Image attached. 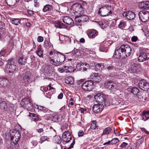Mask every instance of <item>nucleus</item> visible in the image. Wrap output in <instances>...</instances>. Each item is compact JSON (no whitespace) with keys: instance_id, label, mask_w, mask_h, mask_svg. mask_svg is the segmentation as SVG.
I'll use <instances>...</instances> for the list:
<instances>
[{"instance_id":"1a4fd4ad","label":"nucleus","mask_w":149,"mask_h":149,"mask_svg":"<svg viewBox=\"0 0 149 149\" xmlns=\"http://www.w3.org/2000/svg\"><path fill=\"white\" fill-rule=\"evenodd\" d=\"M72 136L68 131H66L63 132L62 136V140L64 144L69 143L72 139Z\"/></svg>"},{"instance_id":"f8f14e48","label":"nucleus","mask_w":149,"mask_h":149,"mask_svg":"<svg viewBox=\"0 0 149 149\" xmlns=\"http://www.w3.org/2000/svg\"><path fill=\"white\" fill-rule=\"evenodd\" d=\"M21 104L24 107L26 108L28 110H30L33 108L30 102L29 99L28 98H24L23 99L21 102Z\"/></svg>"},{"instance_id":"412c9836","label":"nucleus","mask_w":149,"mask_h":149,"mask_svg":"<svg viewBox=\"0 0 149 149\" xmlns=\"http://www.w3.org/2000/svg\"><path fill=\"white\" fill-rule=\"evenodd\" d=\"M10 136L11 138H20L21 135L18 131L13 130L10 132Z\"/></svg>"},{"instance_id":"b1692460","label":"nucleus","mask_w":149,"mask_h":149,"mask_svg":"<svg viewBox=\"0 0 149 149\" xmlns=\"http://www.w3.org/2000/svg\"><path fill=\"white\" fill-rule=\"evenodd\" d=\"M30 116L32 117V119L33 120L36 122L40 121L42 119L39 116H38L36 114L34 113H30Z\"/></svg>"},{"instance_id":"3c124183","label":"nucleus","mask_w":149,"mask_h":149,"mask_svg":"<svg viewBox=\"0 0 149 149\" xmlns=\"http://www.w3.org/2000/svg\"><path fill=\"white\" fill-rule=\"evenodd\" d=\"M119 140L117 138H114L112 139L111 141V144L113 145V144L116 143L119 141Z\"/></svg>"},{"instance_id":"cd10ccee","label":"nucleus","mask_w":149,"mask_h":149,"mask_svg":"<svg viewBox=\"0 0 149 149\" xmlns=\"http://www.w3.org/2000/svg\"><path fill=\"white\" fill-rule=\"evenodd\" d=\"M7 103L5 101H2L0 102V109L5 111L8 110Z\"/></svg>"},{"instance_id":"338daca9","label":"nucleus","mask_w":149,"mask_h":149,"mask_svg":"<svg viewBox=\"0 0 149 149\" xmlns=\"http://www.w3.org/2000/svg\"><path fill=\"white\" fill-rule=\"evenodd\" d=\"M32 144L33 145L32 147H34L35 146H36L38 144V142L37 141H33L32 142H31Z\"/></svg>"},{"instance_id":"423d86ee","label":"nucleus","mask_w":149,"mask_h":149,"mask_svg":"<svg viewBox=\"0 0 149 149\" xmlns=\"http://www.w3.org/2000/svg\"><path fill=\"white\" fill-rule=\"evenodd\" d=\"M125 56L121 46L118 49L115 50L113 55V57L117 58H125Z\"/></svg>"},{"instance_id":"c03bdc74","label":"nucleus","mask_w":149,"mask_h":149,"mask_svg":"<svg viewBox=\"0 0 149 149\" xmlns=\"http://www.w3.org/2000/svg\"><path fill=\"white\" fill-rule=\"evenodd\" d=\"M126 25V22H120L118 25V27L120 28H124Z\"/></svg>"},{"instance_id":"37998d69","label":"nucleus","mask_w":149,"mask_h":149,"mask_svg":"<svg viewBox=\"0 0 149 149\" xmlns=\"http://www.w3.org/2000/svg\"><path fill=\"white\" fill-rule=\"evenodd\" d=\"M96 122L95 120L92 121L91 122V128L93 130L95 129L97 127Z\"/></svg>"},{"instance_id":"774afa93","label":"nucleus","mask_w":149,"mask_h":149,"mask_svg":"<svg viewBox=\"0 0 149 149\" xmlns=\"http://www.w3.org/2000/svg\"><path fill=\"white\" fill-rule=\"evenodd\" d=\"M36 54H37L40 57H43V52H40L37 53V52H36Z\"/></svg>"},{"instance_id":"c756f323","label":"nucleus","mask_w":149,"mask_h":149,"mask_svg":"<svg viewBox=\"0 0 149 149\" xmlns=\"http://www.w3.org/2000/svg\"><path fill=\"white\" fill-rule=\"evenodd\" d=\"M19 0H5L7 4L10 6H14Z\"/></svg>"},{"instance_id":"a18cd8bd","label":"nucleus","mask_w":149,"mask_h":149,"mask_svg":"<svg viewBox=\"0 0 149 149\" xmlns=\"http://www.w3.org/2000/svg\"><path fill=\"white\" fill-rule=\"evenodd\" d=\"M20 138H11V139L13 143L15 145L17 144L19 140L20 139Z\"/></svg>"},{"instance_id":"5701e85b","label":"nucleus","mask_w":149,"mask_h":149,"mask_svg":"<svg viewBox=\"0 0 149 149\" xmlns=\"http://www.w3.org/2000/svg\"><path fill=\"white\" fill-rule=\"evenodd\" d=\"M140 6L142 9L148 10L149 9V2L143 1L141 3Z\"/></svg>"},{"instance_id":"c85d7f7f","label":"nucleus","mask_w":149,"mask_h":149,"mask_svg":"<svg viewBox=\"0 0 149 149\" xmlns=\"http://www.w3.org/2000/svg\"><path fill=\"white\" fill-rule=\"evenodd\" d=\"M112 129L111 127H109L105 128L103 131L102 134L101 135L102 136L104 135H107L109 134L111 132Z\"/></svg>"},{"instance_id":"864d4df0","label":"nucleus","mask_w":149,"mask_h":149,"mask_svg":"<svg viewBox=\"0 0 149 149\" xmlns=\"http://www.w3.org/2000/svg\"><path fill=\"white\" fill-rule=\"evenodd\" d=\"M112 83V82H111L110 81H108L105 83V86L106 88H109V87H110L111 84Z\"/></svg>"},{"instance_id":"dca6fc26","label":"nucleus","mask_w":149,"mask_h":149,"mask_svg":"<svg viewBox=\"0 0 149 149\" xmlns=\"http://www.w3.org/2000/svg\"><path fill=\"white\" fill-rule=\"evenodd\" d=\"M121 46L126 55L125 57L130 56L131 54V48L127 45H123Z\"/></svg>"},{"instance_id":"7c9ffc66","label":"nucleus","mask_w":149,"mask_h":149,"mask_svg":"<svg viewBox=\"0 0 149 149\" xmlns=\"http://www.w3.org/2000/svg\"><path fill=\"white\" fill-rule=\"evenodd\" d=\"M61 116L58 114H54L51 117V120L54 122H57L61 120Z\"/></svg>"},{"instance_id":"13d9d810","label":"nucleus","mask_w":149,"mask_h":149,"mask_svg":"<svg viewBox=\"0 0 149 149\" xmlns=\"http://www.w3.org/2000/svg\"><path fill=\"white\" fill-rule=\"evenodd\" d=\"M43 40V38L42 36H38L37 39V41L38 42H42Z\"/></svg>"},{"instance_id":"4d7b16f0","label":"nucleus","mask_w":149,"mask_h":149,"mask_svg":"<svg viewBox=\"0 0 149 149\" xmlns=\"http://www.w3.org/2000/svg\"><path fill=\"white\" fill-rule=\"evenodd\" d=\"M138 38L137 36H134L131 38V41L132 42H136L138 40Z\"/></svg>"},{"instance_id":"0e129e2a","label":"nucleus","mask_w":149,"mask_h":149,"mask_svg":"<svg viewBox=\"0 0 149 149\" xmlns=\"http://www.w3.org/2000/svg\"><path fill=\"white\" fill-rule=\"evenodd\" d=\"M48 88L47 87H45L44 86L40 88V90L42 91H47L48 90Z\"/></svg>"},{"instance_id":"bb28decb","label":"nucleus","mask_w":149,"mask_h":149,"mask_svg":"<svg viewBox=\"0 0 149 149\" xmlns=\"http://www.w3.org/2000/svg\"><path fill=\"white\" fill-rule=\"evenodd\" d=\"M53 8L52 5L47 4L44 6L42 11L44 12H46L48 11H52Z\"/></svg>"},{"instance_id":"58836bf2","label":"nucleus","mask_w":149,"mask_h":149,"mask_svg":"<svg viewBox=\"0 0 149 149\" xmlns=\"http://www.w3.org/2000/svg\"><path fill=\"white\" fill-rule=\"evenodd\" d=\"M31 74L29 72L26 73L25 76H24L23 77V80L25 82L28 81L29 78L31 77Z\"/></svg>"},{"instance_id":"9d476101","label":"nucleus","mask_w":149,"mask_h":149,"mask_svg":"<svg viewBox=\"0 0 149 149\" xmlns=\"http://www.w3.org/2000/svg\"><path fill=\"white\" fill-rule=\"evenodd\" d=\"M88 19V17L87 16L81 15L76 16L74 20L77 25H81L82 22H86Z\"/></svg>"},{"instance_id":"ddd939ff","label":"nucleus","mask_w":149,"mask_h":149,"mask_svg":"<svg viewBox=\"0 0 149 149\" xmlns=\"http://www.w3.org/2000/svg\"><path fill=\"white\" fill-rule=\"evenodd\" d=\"M104 107L103 104H97L94 105L92 107V111L95 113H99L101 112Z\"/></svg>"},{"instance_id":"49530a36","label":"nucleus","mask_w":149,"mask_h":149,"mask_svg":"<svg viewBox=\"0 0 149 149\" xmlns=\"http://www.w3.org/2000/svg\"><path fill=\"white\" fill-rule=\"evenodd\" d=\"M40 110L43 111L44 112H49V111L47 108L42 106L40 107Z\"/></svg>"},{"instance_id":"473e14b6","label":"nucleus","mask_w":149,"mask_h":149,"mask_svg":"<svg viewBox=\"0 0 149 149\" xmlns=\"http://www.w3.org/2000/svg\"><path fill=\"white\" fill-rule=\"evenodd\" d=\"M65 82L67 84H72L74 82L73 78L72 77H67L65 79Z\"/></svg>"},{"instance_id":"e433bc0d","label":"nucleus","mask_w":149,"mask_h":149,"mask_svg":"<svg viewBox=\"0 0 149 149\" xmlns=\"http://www.w3.org/2000/svg\"><path fill=\"white\" fill-rule=\"evenodd\" d=\"M97 70L101 71L104 68H105L104 63H97L95 66Z\"/></svg>"},{"instance_id":"a211bd4d","label":"nucleus","mask_w":149,"mask_h":149,"mask_svg":"<svg viewBox=\"0 0 149 149\" xmlns=\"http://www.w3.org/2000/svg\"><path fill=\"white\" fill-rule=\"evenodd\" d=\"M72 7L74 11L77 13H80L83 10L81 5L78 3H74L72 5Z\"/></svg>"},{"instance_id":"0eeeda50","label":"nucleus","mask_w":149,"mask_h":149,"mask_svg":"<svg viewBox=\"0 0 149 149\" xmlns=\"http://www.w3.org/2000/svg\"><path fill=\"white\" fill-rule=\"evenodd\" d=\"M93 83L94 82L92 80L86 81L82 84V88L84 90L91 91L93 88Z\"/></svg>"},{"instance_id":"bf43d9fd","label":"nucleus","mask_w":149,"mask_h":149,"mask_svg":"<svg viewBox=\"0 0 149 149\" xmlns=\"http://www.w3.org/2000/svg\"><path fill=\"white\" fill-rule=\"evenodd\" d=\"M128 144L126 142H123L120 146V147L122 148H125V146L127 145Z\"/></svg>"},{"instance_id":"6e6552de","label":"nucleus","mask_w":149,"mask_h":149,"mask_svg":"<svg viewBox=\"0 0 149 149\" xmlns=\"http://www.w3.org/2000/svg\"><path fill=\"white\" fill-rule=\"evenodd\" d=\"M94 98L97 102L101 104L103 103H105L107 99L105 95L101 93H97L95 95Z\"/></svg>"},{"instance_id":"8fccbe9b","label":"nucleus","mask_w":149,"mask_h":149,"mask_svg":"<svg viewBox=\"0 0 149 149\" xmlns=\"http://www.w3.org/2000/svg\"><path fill=\"white\" fill-rule=\"evenodd\" d=\"M75 143V139H73L72 140V143L70 144V146L67 148L66 147L64 148L63 149H70L71 148H72L73 147V146L74 145Z\"/></svg>"},{"instance_id":"f03ea898","label":"nucleus","mask_w":149,"mask_h":149,"mask_svg":"<svg viewBox=\"0 0 149 149\" xmlns=\"http://www.w3.org/2000/svg\"><path fill=\"white\" fill-rule=\"evenodd\" d=\"M6 69L8 73L13 74L18 70V67L15 64V60L13 58L9 59L6 65Z\"/></svg>"},{"instance_id":"7ed1b4c3","label":"nucleus","mask_w":149,"mask_h":149,"mask_svg":"<svg viewBox=\"0 0 149 149\" xmlns=\"http://www.w3.org/2000/svg\"><path fill=\"white\" fill-rule=\"evenodd\" d=\"M113 7L110 5H106L99 8L98 13L102 17L109 16L112 13Z\"/></svg>"},{"instance_id":"79ce46f5","label":"nucleus","mask_w":149,"mask_h":149,"mask_svg":"<svg viewBox=\"0 0 149 149\" xmlns=\"http://www.w3.org/2000/svg\"><path fill=\"white\" fill-rule=\"evenodd\" d=\"M10 22L15 25H18L20 23V20L18 19H10Z\"/></svg>"},{"instance_id":"9b49d317","label":"nucleus","mask_w":149,"mask_h":149,"mask_svg":"<svg viewBox=\"0 0 149 149\" xmlns=\"http://www.w3.org/2000/svg\"><path fill=\"white\" fill-rule=\"evenodd\" d=\"M138 85L140 89L144 91H147L149 88V83L144 79L139 81Z\"/></svg>"},{"instance_id":"052dcab7","label":"nucleus","mask_w":149,"mask_h":149,"mask_svg":"<svg viewBox=\"0 0 149 149\" xmlns=\"http://www.w3.org/2000/svg\"><path fill=\"white\" fill-rule=\"evenodd\" d=\"M83 65H80V70L82 71H86L87 70V69L86 68H85L83 67Z\"/></svg>"},{"instance_id":"ea45409f","label":"nucleus","mask_w":149,"mask_h":149,"mask_svg":"<svg viewBox=\"0 0 149 149\" xmlns=\"http://www.w3.org/2000/svg\"><path fill=\"white\" fill-rule=\"evenodd\" d=\"M51 43L49 40H45L44 41L43 46L45 48H48L51 47Z\"/></svg>"},{"instance_id":"f704fd0d","label":"nucleus","mask_w":149,"mask_h":149,"mask_svg":"<svg viewBox=\"0 0 149 149\" xmlns=\"http://www.w3.org/2000/svg\"><path fill=\"white\" fill-rule=\"evenodd\" d=\"M8 80L6 79L0 77V87H2L7 85Z\"/></svg>"},{"instance_id":"5fc2aeb1","label":"nucleus","mask_w":149,"mask_h":149,"mask_svg":"<svg viewBox=\"0 0 149 149\" xmlns=\"http://www.w3.org/2000/svg\"><path fill=\"white\" fill-rule=\"evenodd\" d=\"M105 68L108 70H113L114 68V67L112 65H110L109 66H107L105 67Z\"/></svg>"},{"instance_id":"4c0bfd02","label":"nucleus","mask_w":149,"mask_h":149,"mask_svg":"<svg viewBox=\"0 0 149 149\" xmlns=\"http://www.w3.org/2000/svg\"><path fill=\"white\" fill-rule=\"evenodd\" d=\"M98 24L101 26L102 28L104 29L108 26V24L107 22L104 21H99Z\"/></svg>"},{"instance_id":"72a5a7b5","label":"nucleus","mask_w":149,"mask_h":149,"mask_svg":"<svg viewBox=\"0 0 149 149\" xmlns=\"http://www.w3.org/2000/svg\"><path fill=\"white\" fill-rule=\"evenodd\" d=\"M38 127L39 129L36 130L38 133H40L43 132L44 130L43 128L45 127V125L44 124H42L41 123H39Z\"/></svg>"},{"instance_id":"39448f33","label":"nucleus","mask_w":149,"mask_h":149,"mask_svg":"<svg viewBox=\"0 0 149 149\" xmlns=\"http://www.w3.org/2000/svg\"><path fill=\"white\" fill-rule=\"evenodd\" d=\"M139 19L143 22H146L149 20V12L147 11L141 10L138 14Z\"/></svg>"},{"instance_id":"e2e57ef3","label":"nucleus","mask_w":149,"mask_h":149,"mask_svg":"<svg viewBox=\"0 0 149 149\" xmlns=\"http://www.w3.org/2000/svg\"><path fill=\"white\" fill-rule=\"evenodd\" d=\"M58 71L61 73L65 72L64 67L62 68H59L58 69Z\"/></svg>"},{"instance_id":"f257e3e1","label":"nucleus","mask_w":149,"mask_h":149,"mask_svg":"<svg viewBox=\"0 0 149 149\" xmlns=\"http://www.w3.org/2000/svg\"><path fill=\"white\" fill-rule=\"evenodd\" d=\"M48 57L51 63L55 66L61 65L65 59L64 55L54 50L49 53Z\"/></svg>"},{"instance_id":"6ab92c4d","label":"nucleus","mask_w":149,"mask_h":149,"mask_svg":"<svg viewBox=\"0 0 149 149\" xmlns=\"http://www.w3.org/2000/svg\"><path fill=\"white\" fill-rule=\"evenodd\" d=\"M136 63L134 60H131L130 61V67L129 69L131 70L132 72L134 73L136 72Z\"/></svg>"},{"instance_id":"393cba45","label":"nucleus","mask_w":149,"mask_h":149,"mask_svg":"<svg viewBox=\"0 0 149 149\" xmlns=\"http://www.w3.org/2000/svg\"><path fill=\"white\" fill-rule=\"evenodd\" d=\"M98 32L95 30L90 31L88 35L89 38H93L97 35Z\"/></svg>"},{"instance_id":"2f4dec72","label":"nucleus","mask_w":149,"mask_h":149,"mask_svg":"<svg viewBox=\"0 0 149 149\" xmlns=\"http://www.w3.org/2000/svg\"><path fill=\"white\" fill-rule=\"evenodd\" d=\"M129 91H130V92L134 95L138 94L139 92V89L136 87H133L128 88Z\"/></svg>"},{"instance_id":"603ef678","label":"nucleus","mask_w":149,"mask_h":149,"mask_svg":"<svg viewBox=\"0 0 149 149\" xmlns=\"http://www.w3.org/2000/svg\"><path fill=\"white\" fill-rule=\"evenodd\" d=\"M116 84L115 83H113L111 84L110 87H109V88L110 89L112 90L114 88H116Z\"/></svg>"},{"instance_id":"4468645a","label":"nucleus","mask_w":149,"mask_h":149,"mask_svg":"<svg viewBox=\"0 0 149 149\" xmlns=\"http://www.w3.org/2000/svg\"><path fill=\"white\" fill-rule=\"evenodd\" d=\"M110 45V43L108 41H104L101 43L100 47V51L106 52L109 46Z\"/></svg>"},{"instance_id":"20e7f679","label":"nucleus","mask_w":149,"mask_h":149,"mask_svg":"<svg viewBox=\"0 0 149 149\" xmlns=\"http://www.w3.org/2000/svg\"><path fill=\"white\" fill-rule=\"evenodd\" d=\"M147 49H142L140 52V55L138 58V60L140 62L147 60L149 58V53H148Z\"/></svg>"},{"instance_id":"aec40b11","label":"nucleus","mask_w":149,"mask_h":149,"mask_svg":"<svg viewBox=\"0 0 149 149\" xmlns=\"http://www.w3.org/2000/svg\"><path fill=\"white\" fill-rule=\"evenodd\" d=\"M63 22L68 25H71L73 23V21L72 19L68 16L64 17L63 19Z\"/></svg>"},{"instance_id":"a878e982","label":"nucleus","mask_w":149,"mask_h":149,"mask_svg":"<svg viewBox=\"0 0 149 149\" xmlns=\"http://www.w3.org/2000/svg\"><path fill=\"white\" fill-rule=\"evenodd\" d=\"M55 26L60 29L64 28L66 27L65 24L60 21H57L54 23Z\"/></svg>"},{"instance_id":"6e6d98bb","label":"nucleus","mask_w":149,"mask_h":149,"mask_svg":"<svg viewBox=\"0 0 149 149\" xmlns=\"http://www.w3.org/2000/svg\"><path fill=\"white\" fill-rule=\"evenodd\" d=\"M74 71V68L73 67L69 66L68 71H66V73L70 72L71 73Z\"/></svg>"},{"instance_id":"de8ad7c7","label":"nucleus","mask_w":149,"mask_h":149,"mask_svg":"<svg viewBox=\"0 0 149 149\" xmlns=\"http://www.w3.org/2000/svg\"><path fill=\"white\" fill-rule=\"evenodd\" d=\"M47 139L48 137L47 136H42L40 139V140L41 141H39V143H42L43 142H44V141L46 140H47Z\"/></svg>"},{"instance_id":"4be33fe9","label":"nucleus","mask_w":149,"mask_h":149,"mask_svg":"<svg viewBox=\"0 0 149 149\" xmlns=\"http://www.w3.org/2000/svg\"><path fill=\"white\" fill-rule=\"evenodd\" d=\"M142 116V120L144 121H146L149 118V110L148 111H143L141 113Z\"/></svg>"},{"instance_id":"680f3d73","label":"nucleus","mask_w":149,"mask_h":149,"mask_svg":"<svg viewBox=\"0 0 149 149\" xmlns=\"http://www.w3.org/2000/svg\"><path fill=\"white\" fill-rule=\"evenodd\" d=\"M6 51L4 49L2 50L0 52V57L5 54Z\"/></svg>"},{"instance_id":"a19ab883","label":"nucleus","mask_w":149,"mask_h":149,"mask_svg":"<svg viewBox=\"0 0 149 149\" xmlns=\"http://www.w3.org/2000/svg\"><path fill=\"white\" fill-rule=\"evenodd\" d=\"M72 53L75 56H79L81 54L80 53V50L75 49L72 52Z\"/></svg>"},{"instance_id":"09e8293b","label":"nucleus","mask_w":149,"mask_h":149,"mask_svg":"<svg viewBox=\"0 0 149 149\" xmlns=\"http://www.w3.org/2000/svg\"><path fill=\"white\" fill-rule=\"evenodd\" d=\"M136 72H139L141 69V66L140 64L136 63Z\"/></svg>"},{"instance_id":"2eb2a0df","label":"nucleus","mask_w":149,"mask_h":149,"mask_svg":"<svg viewBox=\"0 0 149 149\" xmlns=\"http://www.w3.org/2000/svg\"><path fill=\"white\" fill-rule=\"evenodd\" d=\"M90 79L93 80V82L97 83L100 82L102 79L100 77V74L97 73H93L90 76Z\"/></svg>"},{"instance_id":"69168bd1","label":"nucleus","mask_w":149,"mask_h":149,"mask_svg":"<svg viewBox=\"0 0 149 149\" xmlns=\"http://www.w3.org/2000/svg\"><path fill=\"white\" fill-rule=\"evenodd\" d=\"M43 52L42 51V48H41V46L40 45H39L38 46V49L37 51L36 52H37V53H38V52Z\"/></svg>"},{"instance_id":"f3484780","label":"nucleus","mask_w":149,"mask_h":149,"mask_svg":"<svg viewBox=\"0 0 149 149\" xmlns=\"http://www.w3.org/2000/svg\"><path fill=\"white\" fill-rule=\"evenodd\" d=\"M124 17H125L128 20L133 19L135 17V14L132 11H128L124 12L123 14Z\"/></svg>"},{"instance_id":"c9c22d12","label":"nucleus","mask_w":149,"mask_h":149,"mask_svg":"<svg viewBox=\"0 0 149 149\" xmlns=\"http://www.w3.org/2000/svg\"><path fill=\"white\" fill-rule=\"evenodd\" d=\"M26 58L24 57V56L20 57L18 61L19 63L21 65H24L26 62Z\"/></svg>"}]
</instances>
